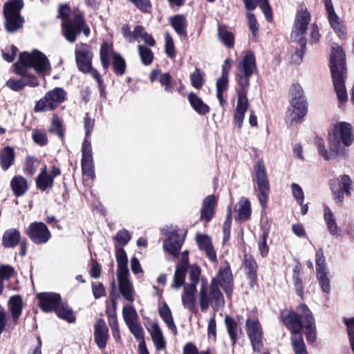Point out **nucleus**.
Returning a JSON list of instances; mask_svg holds the SVG:
<instances>
[{"label":"nucleus","mask_w":354,"mask_h":354,"mask_svg":"<svg viewBox=\"0 0 354 354\" xmlns=\"http://www.w3.org/2000/svg\"><path fill=\"white\" fill-rule=\"evenodd\" d=\"M218 279H213L209 288L206 279L201 281L199 291V303L201 310H206L209 305L214 310H218L224 304V297L218 288L220 285L225 291L227 297H230L232 292L233 278L230 267L228 264L221 268L218 276Z\"/></svg>","instance_id":"nucleus-1"},{"label":"nucleus","mask_w":354,"mask_h":354,"mask_svg":"<svg viewBox=\"0 0 354 354\" xmlns=\"http://www.w3.org/2000/svg\"><path fill=\"white\" fill-rule=\"evenodd\" d=\"M257 71L256 59L253 52L246 51L237 64L236 80L239 85L238 100L234 112V122L241 129L248 108L247 93L250 86V77Z\"/></svg>","instance_id":"nucleus-2"},{"label":"nucleus","mask_w":354,"mask_h":354,"mask_svg":"<svg viewBox=\"0 0 354 354\" xmlns=\"http://www.w3.org/2000/svg\"><path fill=\"white\" fill-rule=\"evenodd\" d=\"M354 139L352 127L349 123L342 122L337 123L333 127V136L330 138V151H328L324 142L321 140L317 144V149L320 156L326 160L335 159L338 155L344 152L341 142L346 147L351 145Z\"/></svg>","instance_id":"nucleus-3"},{"label":"nucleus","mask_w":354,"mask_h":354,"mask_svg":"<svg viewBox=\"0 0 354 354\" xmlns=\"http://www.w3.org/2000/svg\"><path fill=\"white\" fill-rule=\"evenodd\" d=\"M330 62L335 91L339 102L344 103L348 100V95L345 86L346 68L345 53L340 46L334 44L332 46Z\"/></svg>","instance_id":"nucleus-4"},{"label":"nucleus","mask_w":354,"mask_h":354,"mask_svg":"<svg viewBox=\"0 0 354 354\" xmlns=\"http://www.w3.org/2000/svg\"><path fill=\"white\" fill-rule=\"evenodd\" d=\"M59 14L62 18V31L67 41L74 42L81 32L86 36L89 35L90 29L78 10L72 11L67 5H63L59 7Z\"/></svg>","instance_id":"nucleus-5"},{"label":"nucleus","mask_w":354,"mask_h":354,"mask_svg":"<svg viewBox=\"0 0 354 354\" xmlns=\"http://www.w3.org/2000/svg\"><path fill=\"white\" fill-rule=\"evenodd\" d=\"M310 21L311 15L308 9L304 6H300L296 12L290 35L292 41L297 42L299 46V49L297 50L292 55V62L295 64H299L302 60L306 44L305 35Z\"/></svg>","instance_id":"nucleus-6"},{"label":"nucleus","mask_w":354,"mask_h":354,"mask_svg":"<svg viewBox=\"0 0 354 354\" xmlns=\"http://www.w3.org/2000/svg\"><path fill=\"white\" fill-rule=\"evenodd\" d=\"M17 63L24 67L26 71L29 68H33L38 75L43 77L50 75L51 71L49 59L38 50H34L31 53L24 52L21 53Z\"/></svg>","instance_id":"nucleus-7"},{"label":"nucleus","mask_w":354,"mask_h":354,"mask_svg":"<svg viewBox=\"0 0 354 354\" xmlns=\"http://www.w3.org/2000/svg\"><path fill=\"white\" fill-rule=\"evenodd\" d=\"M23 6L22 0H12L5 4L3 12L8 32H13L22 27L24 20L20 15V11Z\"/></svg>","instance_id":"nucleus-8"},{"label":"nucleus","mask_w":354,"mask_h":354,"mask_svg":"<svg viewBox=\"0 0 354 354\" xmlns=\"http://www.w3.org/2000/svg\"><path fill=\"white\" fill-rule=\"evenodd\" d=\"M66 92L60 87L49 91L34 107L35 112L48 111L55 109L66 100Z\"/></svg>","instance_id":"nucleus-9"},{"label":"nucleus","mask_w":354,"mask_h":354,"mask_svg":"<svg viewBox=\"0 0 354 354\" xmlns=\"http://www.w3.org/2000/svg\"><path fill=\"white\" fill-rule=\"evenodd\" d=\"M14 72L21 76L20 79H9L6 85L10 89L14 91H19L22 90L26 86L30 87H35L39 85L37 78L32 74H30L24 67H22L20 64L16 62L13 64Z\"/></svg>","instance_id":"nucleus-10"},{"label":"nucleus","mask_w":354,"mask_h":354,"mask_svg":"<svg viewBox=\"0 0 354 354\" xmlns=\"http://www.w3.org/2000/svg\"><path fill=\"white\" fill-rule=\"evenodd\" d=\"M254 180L257 185V197L262 208L267 205L270 192L269 182L266 173V168L262 160H259L254 167Z\"/></svg>","instance_id":"nucleus-11"},{"label":"nucleus","mask_w":354,"mask_h":354,"mask_svg":"<svg viewBox=\"0 0 354 354\" xmlns=\"http://www.w3.org/2000/svg\"><path fill=\"white\" fill-rule=\"evenodd\" d=\"M29 239L35 244H44L49 241L51 233L42 222L31 223L26 230Z\"/></svg>","instance_id":"nucleus-12"},{"label":"nucleus","mask_w":354,"mask_h":354,"mask_svg":"<svg viewBox=\"0 0 354 354\" xmlns=\"http://www.w3.org/2000/svg\"><path fill=\"white\" fill-rule=\"evenodd\" d=\"M246 330L254 351L260 352L263 347L262 328L257 318H248Z\"/></svg>","instance_id":"nucleus-13"},{"label":"nucleus","mask_w":354,"mask_h":354,"mask_svg":"<svg viewBox=\"0 0 354 354\" xmlns=\"http://www.w3.org/2000/svg\"><path fill=\"white\" fill-rule=\"evenodd\" d=\"M297 313L292 310H284L281 312V318L285 326L290 330L292 336L301 333L304 322L306 321L304 314L297 310Z\"/></svg>","instance_id":"nucleus-14"},{"label":"nucleus","mask_w":354,"mask_h":354,"mask_svg":"<svg viewBox=\"0 0 354 354\" xmlns=\"http://www.w3.org/2000/svg\"><path fill=\"white\" fill-rule=\"evenodd\" d=\"M75 55L78 69L82 73H86L92 65L93 57L91 47L85 44H77Z\"/></svg>","instance_id":"nucleus-15"},{"label":"nucleus","mask_w":354,"mask_h":354,"mask_svg":"<svg viewBox=\"0 0 354 354\" xmlns=\"http://www.w3.org/2000/svg\"><path fill=\"white\" fill-rule=\"evenodd\" d=\"M291 108L287 111L286 122L292 126L299 122L307 113L308 106L306 99L290 101Z\"/></svg>","instance_id":"nucleus-16"},{"label":"nucleus","mask_w":354,"mask_h":354,"mask_svg":"<svg viewBox=\"0 0 354 354\" xmlns=\"http://www.w3.org/2000/svg\"><path fill=\"white\" fill-rule=\"evenodd\" d=\"M297 310L302 313L306 319L302 328L304 329L307 341L310 344H314L317 340V331L315 319L312 313L305 304H299L297 308Z\"/></svg>","instance_id":"nucleus-17"},{"label":"nucleus","mask_w":354,"mask_h":354,"mask_svg":"<svg viewBox=\"0 0 354 354\" xmlns=\"http://www.w3.org/2000/svg\"><path fill=\"white\" fill-rule=\"evenodd\" d=\"M60 174V169L55 165L51 167L50 172L44 166L36 178L37 187L41 191L51 189L54 185V178Z\"/></svg>","instance_id":"nucleus-18"},{"label":"nucleus","mask_w":354,"mask_h":354,"mask_svg":"<svg viewBox=\"0 0 354 354\" xmlns=\"http://www.w3.org/2000/svg\"><path fill=\"white\" fill-rule=\"evenodd\" d=\"M325 8L330 27L339 38H344L346 35V27L335 13L331 0H325Z\"/></svg>","instance_id":"nucleus-19"},{"label":"nucleus","mask_w":354,"mask_h":354,"mask_svg":"<svg viewBox=\"0 0 354 354\" xmlns=\"http://www.w3.org/2000/svg\"><path fill=\"white\" fill-rule=\"evenodd\" d=\"M39 306L44 312L55 310L61 302L59 295L53 292H42L37 295Z\"/></svg>","instance_id":"nucleus-20"},{"label":"nucleus","mask_w":354,"mask_h":354,"mask_svg":"<svg viewBox=\"0 0 354 354\" xmlns=\"http://www.w3.org/2000/svg\"><path fill=\"white\" fill-rule=\"evenodd\" d=\"M337 182L339 185L337 190H335L334 187H332L335 199L339 204H342L344 201V194L350 196L351 190L353 189L352 180L348 175L340 176L337 179Z\"/></svg>","instance_id":"nucleus-21"},{"label":"nucleus","mask_w":354,"mask_h":354,"mask_svg":"<svg viewBox=\"0 0 354 354\" xmlns=\"http://www.w3.org/2000/svg\"><path fill=\"white\" fill-rule=\"evenodd\" d=\"M94 340L100 349H104L109 339V328L102 319H99L94 324Z\"/></svg>","instance_id":"nucleus-22"},{"label":"nucleus","mask_w":354,"mask_h":354,"mask_svg":"<svg viewBox=\"0 0 354 354\" xmlns=\"http://www.w3.org/2000/svg\"><path fill=\"white\" fill-rule=\"evenodd\" d=\"M129 277V274L117 275L120 293L125 299L132 302L135 299L136 292Z\"/></svg>","instance_id":"nucleus-23"},{"label":"nucleus","mask_w":354,"mask_h":354,"mask_svg":"<svg viewBox=\"0 0 354 354\" xmlns=\"http://www.w3.org/2000/svg\"><path fill=\"white\" fill-rule=\"evenodd\" d=\"M183 242L184 239L181 237L176 232H173L164 241V250L170 253L174 257H177Z\"/></svg>","instance_id":"nucleus-24"},{"label":"nucleus","mask_w":354,"mask_h":354,"mask_svg":"<svg viewBox=\"0 0 354 354\" xmlns=\"http://www.w3.org/2000/svg\"><path fill=\"white\" fill-rule=\"evenodd\" d=\"M217 200L214 195L211 194L205 197L203 201L201 209L200 219L206 223L210 221L215 214Z\"/></svg>","instance_id":"nucleus-25"},{"label":"nucleus","mask_w":354,"mask_h":354,"mask_svg":"<svg viewBox=\"0 0 354 354\" xmlns=\"http://www.w3.org/2000/svg\"><path fill=\"white\" fill-rule=\"evenodd\" d=\"M196 288L194 284H189L184 287L183 292L181 296L182 302L185 308L194 313L196 311V298L195 292Z\"/></svg>","instance_id":"nucleus-26"},{"label":"nucleus","mask_w":354,"mask_h":354,"mask_svg":"<svg viewBox=\"0 0 354 354\" xmlns=\"http://www.w3.org/2000/svg\"><path fill=\"white\" fill-rule=\"evenodd\" d=\"M245 7L248 10H253L259 3V8L263 12L266 20L272 21V12L268 0H243Z\"/></svg>","instance_id":"nucleus-27"},{"label":"nucleus","mask_w":354,"mask_h":354,"mask_svg":"<svg viewBox=\"0 0 354 354\" xmlns=\"http://www.w3.org/2000/svg\"><path fill=\"white\" fill-rule=\"evenodd\" d=\"M149 331L156 350H165L166 348V342L159 324L156 322L153 323Z\"/></svg>","instance_id":"nucleus-28"},{"label":"nucleus","mask_w":354,"mask_h":354,"mask_svg":"<svg viewBox=\"0 0 354 354\" xmlns=\"http://www.w3.org/2000/svg\"><path fill=\"white\" fill-rule=\"evenodd\" d=\"M187 100L192 108L199 115H205L209 113L210 108L194 93L187 95Z\"/></svg>","instance_id":"nucleus-29"},{"label":"nucleus","mask_w":354,"mask_h":354,"mask_svg":"<svg viewBox=\"0 0 354 354\" xmlns=\"http://www.w3.org/2000/svg\"><path fill=\"white\" fill-rule=\"evenodd\" d=\"M235 211L237 213L236 219L238 221H247L251 216V205L250 201L242 197L236 205Z\"/></svg>","instance_id":"nucleus-30"},{"label":"nucleus","mask_w":354,"mask_h":354,"mask_svg":"<svg viewBox=\"0 0 354 354\" xmlns=\"http://www.w3.org/2000/svg\"><path fill=\"white\" fill-rule=\"evenodd\" d=\"M324 219L328 232L333 235H338L341 232L340 227L337 226L336 218L331 209L326 207L324 211Z\"/></svg>","instance_id":"nucleus-31"},{"label":"nucleus","mask_w":354,"mask_h":354,"mask_svg":"<svg viewBox=\"0 0 354 354\" xmlns=\"http://www.w3.org/2000/svg\"><path fill=\"white\" fill-rule=\"evenodd\" d=\"M21 240L20 232L15 228L7 230L3 234L2 243L6 248H14L17 246Z\"/></svg>","instance_id":"nucleus-32"},{"label":"nucleus","mask_w":354,"mask_h":354,"mask_svg":"<svg viewBox=\"0 0 354 354\" xmlns=\"http://www.w3.org/2000/svg\"><path fill=\"white\" fill-rule=\"evenodd\" d=\"M115 258L117 261V275L129 274L128 268V259L125 250L122 248H116Z\"/></svg>","instance_id":"nucleus-33"},{"label":"nucleus","mask_w":354,"mask_h":354,"mask_svg":"<svg viewBox=\"0 0 354 354\" xmlns=\"http://www.w3.org/2000/svg\"><path fill=\"white\" fill-rule=\"evenodd\" d=\"M127 326L129 327L131 333L136 338V339L139 341V353H142V351H147L148 350L145 342V332L140 324H139L138 322H136Z\"/></svg>","instance_id":"nucleus-34"},{"label":"nucleus","mask_w":354,"mask_h":354,"mask_svg":"<svg viewBox=\"0 0 354 354\" xmlns=\"http://www.w3.org/2000/svg\"><path fill=\"white\" fill-rule=\"evenodd\" d=\"M15 151L10 147H5L0 151V165L3 170H8L14 163Z\"/></svg>","instance_id":"nucleus-35"},{"label":"nucleus","mask_w":354,"mask_h":354,"mask_svg":"<svg viewBox=\"0 0 354 354\" xmlns=\"http://www.w3.org/2000/svg\"><path fill=\"white\" fill-rule=\"evenodd\" d=\"M10 187L16 196H23L28 189L26 180L21 176H16L10 182Z\"/></svg>","instance_id":"nucleus-36"},{"label":"nucleus","mask_w":354,"mask_h":354,"mask_svg":"<svg viewBox=\"0 0 354 354\" xmlns=\"http://www.w3.org/2000/svg\"><path fill=\"white\" fill-rule=\"evenodd\" d=\"M100 61L104 72H106L110 63V58L113 59V52L112 46L109 45L107 42H104L100 48Z\"/></svg>","instance_id":"nucleus-37"},{"label":"nucleus","mask_w":354,"mask_h":354,"mask_svg":"<svg viewBox=\"0 0 354 354\" xmlns=\"http://www.w3.org/2000/svg\"><path fill=\"white\" fill-rule=\"evenodd\" d=\"M129 34L132 35V37L135 40L137 39L139 41V39H141L146 45L151 47L156 45V41L153 37L148 34L142 26H136L133 32H129Z\"/></svg>","instance_id":"nucleus-38"},{"label":"nucleus","mask_w":354,"mask_h":354,"mask_svg":"<svg viewBox=\"0 0 354 354\" xmlns=\"http://www.w3.org/2000/svg\"><path fill=\"white\" fill-rule=\"evenodd\" d=\"M169 23L178 35L185 36L187 35V21L183 15H176L171 17Z\"/></svg>","instance_id":"nucleus-39"},{"label":"nucleus","mask_w":354,"mask_h":354,"mask_svg":"<svg viewBox=\"0 0 354 354\" xmlns=\"http://www.w3.org/2000/svg\"><path fill=\"white\" fill-rule=\"evenodd\" d=\"M158 313L160 317L168 326V328L174 333H177V328L174 324V319L171 315V310L167 304H164L162 306L158 309Z\"/></svg>","instance_id":"nucleus-40"},{"label":"nucleus","mask_w":354,"mask_h":354,"mask_svg":"<svg viewBox=\"0 0 354 354\" xmlns=\"http://www.w3.org/2000/svg\"><path fill=\"white\" fill-rule=\"evenodd\" d=\"M9 309L12 313V322L15 324L21 313L22 299L19 296L12 297L8 302Z\"/></svg>","instance_id":"nucleus-41"},{"label":"nucleus","mask_w":354,"mask_h":354,"mask_svg":"<svg viewBox=\"0 0 354 354\" xmlns=\"http://www.w3.org/2000/svg\"><path fill=\"white\" fill-rule=\"evenodd\" d=\"M218 37L219 40L227 48H232L234 46V36L225 26H219L218 28Z\"/></svg>","instance_id":"nucleus-42"},{"label":"nucleus","mask_w":354,"mask_h":354,"mask_svg":"<svg viewBox=\"0 0 354 354\" xmlns=\"http://www.w3.org/2000/svg\"><path fill=\"white\" fill-rule=\"evenodd\" d=\"M300 272L301 265L299 263H297L292 268V279L297 295L302 297L304 295V287Z\"/></svg>","instance_id":"nucleus-43"},{"label":"nucleus","mask_w":354,"mask_h":354,"mask_svg":"<svg viewBox=\"0 0 354 354\" xmlns=\"http://www.w3.org/2000/svg\"><path fill=\"white\" fill-rule=\"evenodd\" d=\"M257 263L252 256L245 254L244 257V268L252 283L257 279Z\"/></svg>","instance_id":"nucleus-44"},{"label":"nucleus","mask_w":354,"mask_h":354,"mask_svg":"<svg viewBox=\"0 0 354 354\" xmlns=\"http://www.w3.org/2000/svg\"><path fill=\"white\" fill-rule=\"evenodd\" d=\"M55 311L59 318L66 320L68 323H73L75 321V316L72 309L69 306L62 304L61 302Z\"/></svg>","instance_id":"nucleus-45"},{"label":"nucleus","mask_w":354,"mask_h":354,"mask_svg":"<svg viewBox=\"0 0 354 354\" xmlns=\"http://www.w3.org/2000/svg\"><path fill=\"white\" fill-rule=\"evenodd\" d=\"M187 272L185 265L179 264L176 267V271L174 277V282L171 287L174 288H179L184 283Z\"/></svg>","instance_id":"nucleus-46"},{"label":"nucleus","mask_w":354,"mask_h":354,"mask_svg":"<svg viewBox=\"0 0 354 354\" xmlns=\"http://www.w3.org/2000/svg\"><path fill=\"white\" fill-rule=\"evenodd\" d=\"M228 87V77L221 76L216 81V97L221 106L225 104L223 94Z\"/></svg>","instance_id":"nucleus-47"},{"label":"nucleus","mask_w":354,"mask_h":354,"mask_svg":"<svg viewBox=\"0 0 354 354\" xmlns=\"http://www.w3.org/2000/svg\"><path fill=\"white\" fill-rule=\"evenodd\" d=\"M291 343L295 354H308L301 333L292 336Z\"/></svg>","instance_id":"nucleus-48"},{"label":"nucleus","mask_w":354,"mask_h":354,"mask_svg":"<svg viewBox=\"0 0 354 354\" xmlns=\"http://www.w3.org/2000/svg\"><path fill=\"white\" fill-rule=\"evenodd\" d=\"M138 50L142 63L145 66L151 64L153 60L152 50L144 45H138Z\"/></svg>","instance_id":"nucleus-49"},{"label":"nucleus","mask_w":354,"mask_h":354,"mask_svg":"<svg viewBox=\"0 0 354 354\" xmlns=\"http://www.w3.org/2000/svg\"><path fill=\"white\" fill-rule=\"evenodd\" d=\"M122 316L127 326L138 322V314L131 306H126L122 309Z\"/></svg>","instance_id":"nucleus-50"},{"label":"nucleus","mask_w":354,"mask_h":354,"mask_svg":"<svg viewBox=\"0 0 354 354\" xmlns=\"http://www.w3.org/2000/svg\"><path fill=\"white\" fill-rule=\"evenodd\" d=\"M225 323L226 325V328L227 330V333L230 335V337L232 342V344H234L236 340L237 339V331H238V326L234 319L229 316H227L225 319Z\"/></svg>","instance_id":"nucleus-51"},{"label":"nucleus","mask_w":354,"mask_h":354,"mask_svg":"<svg viewBox=\"0 0 354 354\" xmlns=\"http://www.w3.org/2000/svg\"><path fill=\"white\" fill-rule=\"evenodd\" d=\"M50 133H55L59 138H63L64 135V128L62 125V121L57 115H53L51 120V127L49 129Z\"/></svg>","instance_id":"nucleus-52"},{"label":"nucleus","mask_w":354,"mask_h":354,"mask_svg":"<svg viewBox=\"0 0 354 354\" xmlns=\"http://www.w3.org/2000/svg\"><path fill=\"white\" fill-rule=\"evenodd\" d=\"M113 66L116 75H122L125 73V61L119 54L113 55Z\"/></svg>","instance_id":"nucleus-53"},{"label":"nucleus","mask_w":354,"mask_h":354,"mask_svg":"<svg viewBox=\"0 0 354 354\" xmlns=\"http://www.w3.org/2000/svg\"><path fill=\"white\" fill-rule=\"evenodd\" d=\"M317 277L319 283L324 292L328 293L330 290V279L328 277V272H317Z\"/></svg>","instance_id":"nucleus-54"},{"label":"nucleus","mask_w":354,"mask_h":354,"mask_svg":"<svg viewBox=\"0 0 354 354\" xmlns=\"http://www.w3.org/2000/svg\"><path fill=\"white\" fill-rule=\"evenodd\" d=\"M290 101L306 99L304 91L300 84H293L290 88Z\"/></svg>","instance_id":"nucleus-55"},{"label":"nucleus","mask_w":354,"mask_h":354,"mask_svg":"<svg viewBox=\"0 0 354 354\" xmlns=\"http://www.w3.org/2000/svg\"><path fill=\"white\" fill-rule=\"evenodd\" d=\"M82 169L83 174L89 178H95L93 160H82Z\"/></svg>","instance_id":"nucleus-56"},{"label":"nucleus","mask_w":354,"mask_h":354,"mask_svg":"<svg viewBox=\"0 0 354 354\" xmlns=\"http://www.w3.org/2000/svg\"><path fill=\"white\" fill-rule=\"evenodd\" d=\"M160 84L165 87V91L169 93H172L174 86L171 82V77L169 73H161L159 77Z\"/></svg>","instance_id":"nucleus-57"},{"label":"nucleus","mask_w":354,"mask_h":354,"mask_svg":"<svg viewBox=\"0 0 354 354\" xmlns=\"http://www.w3.org/2000/svg\"><path fill=\"white\" fill-rule=\"evenodd\" d=\"M316 270L317 272L327 271L326 267V261L323 250L319 249L315 254Z\"/></svg>","instance_id":"nucleus-58"},{"label":"nucleus","mask_w":354,"mask_h":354,"mask_svg":"<svg viewBox=\"0 0 354 354\" xmlns=\"http://www.w3.org/2000/svg\"><path fill=\"white\" fill-rule=\"evenodd\" d=\"M292 195L298 204H301L304 201V194L301 186L297 183H292L290 185Z\"/></svg>","instance_id":"nucleus-59"},{"label":"nucleus","mask_w":354,"mask_h":354,"mask_svg":"<svg viewBox=\"0 0 354 354\" xmlns=\"http://www.w3.org/2000/svg\"><path fill=\"white\" fill-rule=\"evenodd\" d=\"M232 222V207H227V213L226 220L223 223V241H226L230 239V225Z\"/></svg>","instance_id":"nucleus-60"},{"label":"nucleus","mask_w":354,"mask_h":354,"mask_svg":"<svg viewBox=\"0 0 354 354\" xmlns=\"http://www.w3.org/2000/svg\"><path fill=\"white\" fill-rule=\"evenodd\" d=\"M165 52L170 58H174L176 56L175 46L171 36L166 32L165 35Z\"/></svg>","instance_id":"nucleus-61"},{"label":"nucleus","mask_w":354,"mask_h":354,"mask_svg":"<svg viewBox=\"0 0 354 354\" xmlns=\"http://www.w3.org/2000/svg\"><path fill=\"white\" fill-rule=\"evenodd\" d=\"M246 16L248 19L249 29L252 32V35L256 37L259 32V24L256 17L254 14L249 12H247Z\"/></svg>","instance_id":"nucleus-62"},{"label":"nucleus","mask_w":354,"mask_h":354,"mask_svg":"<svg viewBox=\"0 0 354 354\" xmlns=\"http://www.w3.org/2000/svg\"><path fill=\"white\" fill-rule=\"evenodd\" d=\"M115 240L122 246L126 245L131 239V235L128 230L123 229L118 232Z\"/></svg>","instance_id":"nucleus-63"},{"label":"nucleus","mask_w":354,"mask_h":354,"mask_svg":"<svg viewBox=\"0 0 354 354\" xmlns=\"http://www.w3.org/2000/svg\"><path fill=\"white\" fill-rule=\"evenodd\" d=\"M192 85L197 89L203 86V74L199 69H196L190 76Z\"/></svg>","instance_id":"nucleus-64"}]
</instances>
